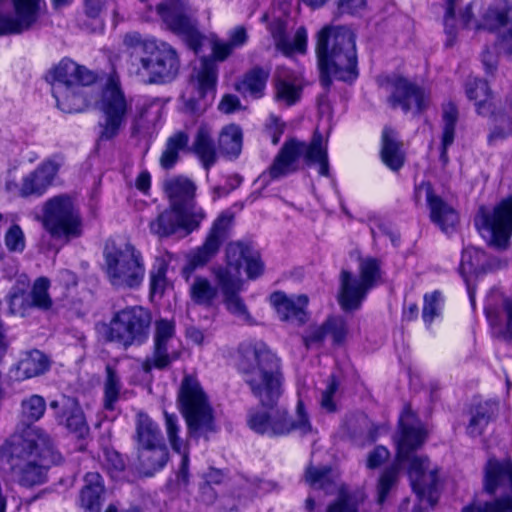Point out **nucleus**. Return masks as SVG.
Returning <instances> with one entry per match:
<instances>
[{
	"label": "nucleus",
	"instance_id": "1",
	"mask_svg": "<svg viewBox=\"0 0 512 512\" xmlns=\"http://www.w3.org/2000/svg\"><path fill=\"white\" fill-rule=\"evenodd\" d=\"M238 353V367L244 382L261 406L248 411V427L269 437H283L293 432L302 436L311 433L312 425L302 400H298L295 416L285 408L277 407L284 392L280 358L263 342L242 343Z\"/></svg>",
	"mask_w": 512,
	"mask_h": 512
},
{
	"label": "nucleus",
	"instance_id": "2",
	"mask_svg": "<svg viewBox=\"0 0 512 512\" xmlns=\"http://www.w3.org/2000/svg\"><path fill=\"white\" fill-rule=\"evenodd\" d=\"M400 435L396 440L397 460L408 464V474L413 491L421 503L433 507L438 499V470L431 467L427 457L415 455L425 442L427 431L418 421L410 407H406L399 419Z\"/></svg>",
	"mask_w": 512,
	"mask_h": 512
},
{
	"label": "nucleus",
	"instance_id": "3",
	"mask_svg": "<svg viewBox=\"0 0 512 512\" xmlns=\"http://www.w3.org/2000/svg\"><path fill=\"white\" fill-rule=\"evenodd\" d=\"M123 44L132 50L128 65L129 75L139 82L163 85L177 77L180 60L170 44L153 37H144L137 31L126 33Z\"/></svg>",
	"mask_w": 512,
	"mask_h": 512
},
{
	"label": "nucleus",
	"instance_id": "4",
	"mask_svg": "<svg viewBox=\"0 0 512 512\" xmlns=\"http://www.w3.org/2000/svg\"><path fill=\"white\" fill-rule=\"evenodd\" d=\"M8 454L13 475L26 487L44 483L50 466L61 461L53 440L40 429H28L21 435H14L8 443Z\"/></svg>",
	"mask_w": 512,
	"mask_h": 512
},
{
	"label": "nucleus",
	"instance_id": "5",
	"mask_svg": "<svg viewBox=\"0 0 512 512\" xmlns=\"http://www.w3.org/2000/svg\"><path fill=\"white\" fill-rule=\"evenodd\" d=\"M356 36L346 26H325L318 33L316 54L321 85L328 89L331 77L353 81L357 73Z\"/></svg>",
	"mask_w": 512,
	"mask_h": 512
},
{
	"label": "nucleus",
	"instance_id": "6",
	"mask_svg": "<svg viewBox=\"0 0 512 512\" xmlns=\"http://www.w3.org/2000/svg\"><path fill=\"white\" fill-rule=\"evenodd\" d=\"M45 79L61 111L77 113L89 105L86 88L95 82L96 76L86 67L63 58L47 71Z\"/></svg>",
	"mask_w": 512,
	"mask_h": 512
},
{
	"label": "nucleus",
	"instance_id": "7",
	"mask_svg": "<svg viewBox=\"0 0 512 512\" xmlns=\"http://www.w3.org/2000/svg\"><path fill=\"white\" fill-rule=\"evenodd\" d=\"M104 272L117 290H137L143 283L146 268L142 253L130 242L108 241L104 252Z\"/></svg>",
	"mask_w": 512,
	"mask_h": 512
},
{
	"label": "nucleus",
	"instance_id": "8",
	"mask_svg": "<svg viewBox=\"0 0 512 512\" xmlns=\"http://www.w3.org/2000/svg\"><path fill=\"white\" fill-rule=\"evenodd\" d=\"M178 405L187 425L190 438H208L217 430L214 410L199 381L186 375L180 385Z\"/></svg>",
	"mask_w": 512,
	"mask_h": 512
},
{
	"label": "nucleus",
	"instance_id": "9",
	"mask_svg": "<svg viewBox=\"0 0 512 512\" xmlns=\"http://www.w3.org/2000/svg\"><path fill=\"white\" fill-rule=\"evenodd\" d=\"M304 157L307 165L318 164L319 174L329 175L327 147L320 133L315 132L310 144L294 139L286 141L268 170L271 179H278L296 171V162Z\"/></svg>",
	"mask_w": 512,
	"mask_h": 512
},
{
	"label": "nucleus",
	"instance_id": "10",
	"mask_svg": "<svg viewBox=\"0 0 512 512\" xmlns=\"http://www.w3.org/2000/svg\"><path fill=\"white\" fill-rule=\"evenodd\" d=\"M152 316L141 306H130L119 310L112 317L106 339L124 348L142 345L150 334Z\"/></svg>",
	"mask_w": 512,
	"mask_h": 512
},
{
	"label": "nucleus",
	"instance_id": "11",
	"mask_svg": "<svg viewBox=\"0 0 512 512\" xmlns=\"http://www.w3.org/2000/svg\"><path fill=\"white\" fill-rule=\"evenodd\" d=\"M43 225L53 238L66 242L83 234L80 212L67 195L55 196L45 203Z\"/></svg>",
	"mask_w": 512,
	"mask_h": 512
},
{
	"label": "nucleus",
	"instance_id": "12",
	"mask_svg": "<svg viewBox=\"0 0 512 512\" xmlns=\"http://www.w3.org/2000/svg\"><path fill=\"white\" fill-rule=\"evenodd\" d=\"M474 224L489 245L505 249L512 235V196L503 199L494 208L480 206Z\"/></svg>",
	"mask_w": 512,
	"mask_h": 512
},
{
	"label": "nucleus",
	"instance_id": "13",
	"mask_svg": "<svg viewBox=\"0 0 512 512\" xmlns=\"http://www.w3.org/2000/svg\"><path fill=\"white\" fill-rule=\"evenodd\" d=\"M466 94L470 100L475 101L476 110L479 115L491 116L494 126L488 135L490 144L497 140L512 135V95L507 98L505 106L495 111L490 101L491 95L488 83L482 79H473L466 84Z\"/></svg>",
	"mask_w": 512,
	"mask_h": 512
},
{
	"label": "nucleus",
	"instance_id": "14",
	"mask_svg": "<svg viewBox=\"0 0 512 512\" xmlns=\"http://www.w3.org/2000/svg\"><path fill=\"white\" fill-rule=\"evenodd\" d=\"M234 224V214L228 210L221 212L213 221L203 244L192 250L188 256V263L182 269V275L189 281L196 268L204 267L220 251L223 243L231 236Z\"/></svg>",
	"mask_w": 512,
	"mask_h": 512
},
{
	"label": "nucleus",
	"instance_id": "15",
	"mask_svg": "<svg viewBox=\"0 0 512 512\" xmlns=\"http://www.w3.org/2000/svg\"><path fill=\"white\" fill-rule=\"evenodd\" d=\"M359 274L358 280L348 271L341 272L339 304L345 311L357 310L361 306L367 292L380 277V262L371 257L360 259Z\"/></svg>",
	"mask_w": 512,
	"mask_h": 512
},
{
	"label": "nucleus",
	"instance_id": "16",
	"mask_svg": "<svg viewBox=\"0 0 512 512\" xmlns=\"http://www.w3.org/2000/svg\"><path fill=\"white\" fill-rule=\"evenodd\" d=\"M45 7L44 0H0V36L29 31Z\"/></svg>",
	"mask_w": 512,
	"mask_h": 512
},
{
	"label": "nucleus",
	"instance_id": "17",
	"mask_svg": "<svg viewBox=\"0 0 512 512\" xmlns=\"http://www.w3.org/2000/svg\"><path fill=\"white\" fill-rule=\"evenodd\" d=\"M99 109L103 113V121L99 122L98 142L114 139L126 122L130 109L119 84L110 79L102 92Z\"/></svg>",
	"mask_w": 512,
	"mask_h": 512
},
{
	"label": "nucleus",
	"instance_id": "18",
	"mask_svg": "<svg viewBox=\"0 0 512 512\" xmlns=\"http://www.w3.org/2000/svg\"><path fill=\"white\" fill-rule=\"evenodd\" d=\"M157 13L167 28L181 36L195 51L201 45L202 36L197 29L190 7L184 0H169L157 5Z\"/></svg>",
	"mask_w": 512,
	"mask_h": 512
},
{
	"label": "nucleus",
	"instance_id": "19",
	"mask_svg": "<svg viewBox=\"0 0 512 512\" xmlns=\"http://www.w3.org/2000/svg\"><path fill=\"white\" fill-rule=\"evenodd\" d=\"M205 217L204 210L187 214L169 207L149 223V228L152 234L160 238L169 237L180 231L186 236L197 230Z\"/></svg>",
	"mask_w": 512,
	"mask_h": 512
},
{
	"label": "nucleus",
	"instance_id": "20",
	"mask_svg": "<svg viewBox=\"0 0 512 512\" xmlns=\"http://www.w3.org/2000/svg\"><path fill=\"white\" fill-rule=\"evenodd\" d=\"M246 264V273L248 278L255 279L263 273V263L260 255L250 245L241 241L230 242L226 247V267H220L217 270H226L231 275H237L241 278V268Z\"/></svg>",
	"mask_w": 512,
	"mask_h": 512
},
{
	"label": "nucleus",
	"instance_id": "21",
	"mask_svg": "<svg viewBox=\"0 0 512 512\" xmlns=\"http://www.w3.org/2000/svg\"><path fill=\"white\" fill-rule=\"evenodd\" d=\"M57 422L65 425L78 438H84L89 433V426L84 413L75 398L63 396L50 402Z\"/></svg>",
	"mask_w": 512,
	"mask_h": 512
},
{
	"label": "nucleus",
	"instance_id": "22",
	"mask_svg": "<svg viewBox=\"0 0 512 512\" xmlns=\"http://www.w3.org/2000/svg\"><path fill=\"white\" fill-rule=\"evenodd\" d=\"M163 187L170 207L176 211L192 214L197 210H203L196 205V185L190 179L183 176L172 177L164 182Z\"/></svg>",
	"mask_w": 512,
	"mask_h": 512
},
{
	"label": "nucleus",
	"instance_id": "23",
	"mask_svg": "<svg viewBox=\"0 0 512 512\" xmlns=\"http://www.w3.org/2000/svg\"><path fill=\"white\" fill-rule=\"evenodd\" d=\"M215 277L227 310L241 320L249 322L250 314L239 296L242 287L241 278H238L237 275H231L226 270H216Z\"/></svg>",
	"mask_w": 512,
	"mask_h": 512
},
{
	"label": "nucleus",
	"instance_id": "24",
	"mask_svg": "<svg viewBox=\"0 0 512 512\" xmlns=\"http://www.w3.org/2000/svg\"><path fill=\"white\" fill-rule=\"evenodd\" d=\"M389 102L392 107H400L405 113L413 108L421 112L426 107V96L419 86L399 77L393 82V92Z\"/></svg>",
	"mask_w": 512,
	"mask_h": 512
},
{
	"label": "nucleus",
	"instance_id": "25",
	"mask_svg": "<svg viewBox=\"0 0 512 512\" xmlns=\"http://www.w3.org/2000/svg\"><path fill=\"white\" fill-rule=\"evenodd\" d=\"M60 164L54 159L44 161L37 169L25 176L19 193L22 197L41 196L52 184Z\"/></svg>",
	"mask_w": 512,
	"mask_h": 512
},
{
	"label": "nucleus",
	"instance_id": "26",
	"mask_svg": "<svg viewBox=\"0 0 512 512\" xmlns=\"http://www.w3.org/2000/svg\"><path fill=\"white\" fill-rule=\"evenodd\" d=\"M279 318L283 321H290L297 325H303L308 320L305 308L308 304L306 295L287 297L282 292H275L270 297Z\"/></svg>",
	"mask_w": 512,
	"mask_h": 512
},
{
	"label": "nucleus",
	"instance_id": "27",
	"mask_svg": "<svg viewBox=\"0 0 512 512\" xmlns=\"http://www.w3.org/2000/svg\"><path fill=\"white\" fill-rule=\"evenodd\" d=\"M275 46L286 55L293 52L303 53L307 45V31L304 27H299L292 40L286 34V21L281 18H275L268 24Z\"/></svg>",
	"mask_w": 512,
	"mask_h": 512
},
{
	"label": "nucleus",
	"instance_id": "28",
	"mask_svg": "<svg viewBox=\"0 0 512 512\" xmlns=\"http://www.w3.org/2000/svg\"><path fill=\"white\" fill-rule=\"evenodd\" d=\"M499 411L498 403L487 400L472 404L467 410L466 433L470 437L481 436Z\"/></svg>",
	"mask_w": 512,
	"mask_h": 512
},
{
	"label": "nucleus",
	"instance_id": "29",
	"mask_svg": "<svg viewBox=\"0 0 512 512\" xmlns=\"http://www.w3.org/2000/svg\"><path fill=\"white\" fill-rule=\"evenodd\" d=\"M484 489L489 494L498 490L512 491V462L499 461L495 457L489 458L484 469Z\"/></svg>",
	"mask_w": 512,
	"mask_h": 512
},
{
	"label": "nucleus",
	"instance_id": "30",
	"mask_svg": "<svg viewBox=\"0 0 512 512\" xmlns=\"http://www.w3.org/2000/svg\"><path fill=\"white\" fill-rule=\"evenodd\" d=\"M512 26V0H497L481 16L477 29L497 32Z\"/></svg>",
	"mask_w": 512,
	"mask_h": 512
},
{
	"label": "nucleus",
	"instance_id": "31",
	"mask_svg": "<svg viewBox=\"0 0 512 512\" xmlns=\"http://www.w3.org/2000/svg\"><path fill=\"white\" fill-rule=\"evenodd\" d=\"M490 325L499 328V337L512 345V297H502L499 306L485 308Z\"/></svg>",
	"mask_w": 512,
	"mask_h": 512
},
{
	"label": "nucleus",
	"instance_id": "32",
	"mask_svg": "<svg viewBox=\"0 0 512 512\" xmlns=\"http://www.w3.org/2000/svg\"><path fill=\"white\" fill-rule=\"evenodd\" d=\"M180 356L179 345L153 343L152 351L145 357L141 367L145 373H150L153 369L167 370Z\"/></svg>",
	"mask_w": 512,
	"mask_h": 512
},
{
	"label": "nucleus",
	"instance_id": "33",
	"mask_svg": "<svg viewBox=\"0 0 512 512\" xmlns=\"http://www.w3.org/2000/svg\"><path fill=\"white\" fill-rule=\"evenodd\" d=\"M136 454L138 469L146 476H152L161 470L169 459L165 442L137 449Z\"/></svg>",
	"mask_w": 512,
	"mask_h": 512
},
{
	"label": "nucleus",
	"instance_id": "34",
	"mask_svg": "<svg viewBox=\"0 0 512 512\" xmlns=\"http://www.w3.org/2000/svg\"><path fill=\"white\" fill-rule=\"evenodd\" d=\"M427 203L430 209V218L441 230L447 232L453 228L459 220L457 212L442 198L435 195L430 186H427Z\"/></svg>",
	"mask_w": 512,
	"mask_h": 512
},
{
	"label": "nucleus",
	"instance_id": "35",
	"mask_svg": "<svg viewBox=\"0 0 512 512\" xmlns=\"http://www.w3.org/2000/svg\"><path fill=\"white\" fill-rule=\"evenodd\" d=\"M136 450L165 442L161 429L147 414L139 412L133 436Z\"/></svg>",
	"mask_w": 512,
	"mask_h": 512
},
{
	"label": "nucleus",
	"instance_id": "36",
	"mask_svg": "<svg viewBox=\"0 0 512 512\" xmlns=\"http://www.w3.org/2000/svg\"><path fill=\"white\" fill-rule=\"evenodd\" d=\"M191 150L198 157L205 170H209L216 163V147L208 126L201 125L198 127Z\"/></svg>",
	"mask_w": 512,
	"mask_h": 512
},
{
	"label": "nucleus",
	"instance_id": "37",
	"mask_svg": "<svg viewBox=\"0 0 512 512\" xmlns=\"http://www.w3.org/2000/svg\"><path fill=\"white\" fill-rule=\"evenodd\" d=\"M381 158L383 163L393 171L399 170L405 160L402 143L398 141L397 133L390 127L382 131Z\"/></svg>",
	"mask_w": 512,
	"mask_h": 512
},
{
	"label": "nucleus",
	"instance_id": "38",
	"mask_svg": "<svg viewBox=\"0 0 512 512\" xmlns=\"http://www.w3.org/2000/svg\"><path fill=\"white\" fill-rule=\"evenodd\" d=\"M85 486L81 490V505L86 512H100L101 495L104 491L101 475L89 472L84 478Z\"/></svg>",
	"mask_w": 512,
	"mask_h": 512
},
{
	"label": "nucleus",
	"instance_id": "39",
	"mask_svg": "<svg viewBox=\"0 0 512 512\" xmlns=\"http://www.w3.org/2000/svg\"><path fill=\"white\" fill-rule=\"evenodd\" d=\"M49 367L48 358L39 350L26 352L16 367V379L24 380L43 374Z\"/></svg>",
	"mask_w": 512,
	"mask_h": 512
},
{
	"label": "nucleus",
	"instance_id": "40",
	"mask_svg": "<svg viewBox=\"0 0 512 512\" xmlns=\"http://www.w3.org/2000/svg\"><path fill=\"white\" fill-rule=\"evenodd\" d=\"M269 70L262 67H254L248 71L243 80L237 84L236 89L244 96L253 99L261 98L269 77Z\"/></svg>",
	"mask_w": 512,
	"mask_h": 512
},
{
	"label": "nucleus",
	"instance_id": "41",
	"mask_svg": "<svg viewBox=\"0 0 512 512\" xmlns=\"http://www.w3.org/2000/svg\"><path fill=\"white\" fill-rule=\"evenodd\" d=\"M276 99L287 105L297 102L301 95V86L297 79L287 70H278L276 73Z\"/></svg>",
	"mask_w": 512,
	"mask_h": 512
},
{
	"label": "nucleus",
	"instance_id": "42",
	"mask_svg": "<svg viewBox=\"0 0 512 512\" xmlns=\"http://www.w3.org/2000/svg\"><path fill=\"white\" fill-rule=\"evenodd\" d=\"M242 130L235 124L224 127L218 138L221 153L232 159L237 158L242 150Z\"/></svg>",
	"mask_w": 512,
	"mask_h": 512
},
{
	"label": "nucleus",
	"instance_id": "43",
	"mask_svg": "<svg viewBox=\"0 0 512 512\" xmlns=\"http://www.w3.org/2000/svg\"><path fill=\"white\" fill-rule=\"evenodd\" d=\"M188 142L189 136L186 132L178 131L170 136L159 160L161 167L164 169L174 167L179 160V152L187 148Z\"/></svg>",
	"mask_w": 512,
	"mask_h": 512
},
{
	"label": "nucleus",
	"instance_id": "44",
	"mask_svg": "<svg viewBox=\"0 0 512 512\" xmlns=\"http://www.w3.org/2000/svg\"><path fill=\"white\" fill-rule=\"evenodd\" d=\"M443 133H442V149L440 159L443 164L448 162L447 149L454 142L455 126L458 121V110L453 103H447L443 107Z\"/></svg>",
	"mask_w": 512,
	"mask_h": 512
},
{
	"label": "nucleus",
	"instance_id": "45",
	"mask_svg": "<svg viewBox=\"0 0 512 512\" xmlns=\"http://www.w3.org/2000/svg\"><path fill=\"white\" fill-rule=\"evenodd\" d=\"M217 80V68L214 62L210 60H204L202 62L201 70L198 73L197 82L191 84L196 93L202 98H208L211 100L214 96L215 86Z\"/></svg>",
	"mask_w": 512,
	"mask_h": 512
},
{
	"label": "nucleus",
	"instance_id": "46",
	"mask_svg": "<svg viewBox=\"0 0 512 512\" xmlns=\"http://www.w3.org/2000/svg\"><path fill=\"white\" fill-rule=\"evenodd\" d=\"M189 292L195 304L205 307H211L218 297V288L204 277H195Z\"/></svg>",
	"mask_w": 512,
	"mask_h": 512
},
{
	"label": "nucleus",
	"instance_id": "47",
	"mask_svg": "<svg viewBox=\"0 0 512 512\" xmlns=\"http://www.w3.org/2000/svg\"><path fill=\"white\" fill-rule=\"evenodd\" d=\"M103 390V406L106 410L112 411L115 409V404L121 397L122 384L116 370L110 365L106 366V378Z\"/></svg>",
	"mask_w": 512,
	"mask_h": 512
},
{
	"label": "nucleus",
	"instance_id": "48",
	"mask_svg": "<svg viewBox=\"0 0 512 512\" xmlns=\"http://www.w3.org/2000/svg\"><path fill=\"white\" fill-rule=\"evenodd\" d=\"M49 287L50 281L46 277H39L34 281L28 294L32 308L41 311H48L52 308L53 300L48 292Z\"/></svg>",
	"mask_w": 512,
	"mask_h": 512
},
{
	"label": "nucleus",
	"instance_id": "49",
	"mask_svg": "<svg viewBox=\"0 0 512 512\" xmlns=\"http://www.w3.org/2000/svg\"><path fill=\"white\" fill-rule=\"evenodd\" d=\"M484 261L485 254L480 249L475 247L464 248L459 267L462 277L467 281L468 275L484 272Z\"/></svg>",
	"mask_w": 512,
	"mask_h": 512
},
{
	"label": "nucleus",
	"instance_id": "50",
	"mask_svg": "<svg viewBox=\"0 0 512 512\" xmlns=\"http://www.w3.org/2000/svg\"><path fill=\"white\" fill-rule=\"evenodd\" d=\"M46 410L45 399L37 394L22 400L21 415L24 422L30 424L38 421Z\"/></svg>",
	"mask_w": 512,
	"mask_h": 512
},
{
	"label": "nucleus",
	"instance_id": "51",
	"mask_svg": "<svg viewBox=\"0 0 512 512\" xmlns=\"http://www.w3.org/2000/svg\"><path fill=\"white\" fill-rule=\"evenodd\" d=\"M332 470L330 467H314L310 466L306 471V481L313 488L324 489L328 491L332 487Z\"/></svg>",
	"mask_w": 512,
	"mask_h": 512
},
{
	"label": "nucleus",
	"instance_id": "52",
	"mask_svg": "<svg viewBox=\"0 0 512 512\" xmlns=\"http://www.w3.org/2000/svg\"><path fill=\"white\" fill-rule=\"evenodd\" d=\"M461 512H512V496L505 495L484 505L472 503L465 506Z\"/></svg>",
	"mask_w": 512,
	"mask_h": 512
},
{
	"label": "nucleus",
	"instance_id": "53",
	"mask_svg": "<svg viewBox=\"0 0 512 512\" xmlns=\"http://www.w3.org/2000/svg\"><path fill=\"white\" fill-rule=\"evenodd\" d=\"M175 323L172 320L159 319L154 324L153 343L176 345Z\"/></svg>",
	"mask_w": 512,
	"mask_h": 512
},
{
	"label": "nucleus",
	"instance_id": "54",
	"mask_svg": "<svg viewBox=\"0 0 512 512\" xmlns=\"http://www.w3.org/2000/svg\"><path fill=\"white\" fill-rule=\"evenodd\" d=\"M368 5L369 0H336L333 14L335 18L343 15L362 16L368 10Z\"/></svg>",
	"mask_w": 512,
	"mask_h": 512
},
{
	"label": "nucleus",
	"instance_id": "55",
	"mask_svg": "<svg viewBox=\"0 0 512 512\" xmlns=\"http://www.w3.org/2000/svg\"><path fill=\"white\" fill-rule=\"evenodd\" d=\"M168 264L163 259H157L152 269L150 270V293L160 294L164 293L167 285L166 273Z\"/></svg>",
	"mask_w": 512,
	"mask_h": 512
},
{
	"label": "nucleus",
	"instance_id": "56",
	"mask_svg": "<svg viewBox=\"0 0 512 512\" xmlns=\"http://www.w3.org/2000/svg\"><path fill=\"white\" fill-rule=\"evenodd\" d=\"M182 99L185 111L191 114H201L211 102V98H202L198 95L192 85L183 93Z\"/></svg>",
	"mask_w": 512,
	"mask_h": 512
},
{
	"label": "nucleus",
	"instance_id": "57",
	"mask_svg": "<svg viewBox=\"0 0 512 512\" xmlns=\"http://www.w3.org/2000/svg\"><path fill=\"white\" fill-rule=\"evenodd\" d=\"M398 475V469L396 467L387 468L381 475L378 482V498L377 501L379 504H383L389 491L396 484Z\"/></svg>",
	"mask_w": 512,
	"mask_h": 512
},
{
	"label": "nucleus",
	"instance_id": "58",
	"mask_svg": "<svg viewBox=\"0 0 512 512\" xmlns=\"http://www.w3.org/2000/svg\"><path fill=\"white\" fill-rule=\"evenodd\" d=\"M326 512H359L357 499L341 491L339 496L327 506Z\"/></svg>",
	"mask_w": 512,
	"mask_h": 512
},
{
	"label": "nucleus",
	"instance_id": "59",
	"mask_svg": "<svg viewBox=\"0 0 512 512\" xmlns=\"http://www.w3.org/2000/svg\"><path fill=\"white\" fill-rule=\"evenodd\" d=\"M440 302L441 294L438 291H434L431 294L425 295L422 317L427 325H430L434 318L438 316Z\"/></svg>",
	"mask_w": 512,
	"mask_h": 512
},
{
	"label": "nucleus",
	"instance_id": "60",
	"mask_svg": "<svg viewBox=\"0 0 512 512\" xmlns=\"http://www.w3.org/2000/svg\"><path fill=\"white\" fill-rule=\"evenodd\" d=\"M103 466L108 470L112 477H117L125 469V461L122 456L113 449L103 451Z\"/></svg>",
	"mask_w": 512,
	"mask_h": 512
},
{
	"label": "nucleus",
	"instance_id": "61",
	"mask_svg": "<svg viewBox=\"0 0 512 512\" xmlns=\"http://www.w3.org/2000/svg\"><path fill=\"white\" fill-rule=\"evenodd\" d=\"M339 383L336 380L334 375H331L328 379L327 386L325 390L322 391L320 405L321 408L327 412H335L337 409V405L335 402V394L338 390Z\"/></svg>",
	"mask_w": 512,
	"mask_h": 512
},
{
	"label": "nucleus",
	"instance_id": "62",
	"mask_svg": "<svg viewBox=\"0 0 512 512\" xmlns=\"http://www.w3.org/2000/svg\"><path fill=\"white\" fill-rule=\"evenodd\" d=\"M165 423H166V432L169 439V442L174 451L177 453H181L183 443L178 438L177 434L179 432V426L177 423V416L174 414H169L165 412Z\"/></svg>",
	"mask_w": 512,
	"mask_h": 512
},
{
	"label": "nucleus",
	"instance_id": "63",
	"mask_svg": "<svg viewBox=\"0 0 512 512\" xmlns=\"http://www.w3.org/2000/svg\"><path fill=\"white\" fill-rule=\"evenodd\" d=\"M5 244L8 250L13 252H22L25 248V238L21 228L13 225L5 235Z\"/></svg>",
	"mask_w": 512,
	"mask_h": 512
},
{
	"label": "nucleus",
	"instance_id": "64",
	"mask_svg": "<svg viewBox=\"0 0 512 512\" xmlns=\"http://www.w3.org/2000/svg\"><path fill=\"white\" fill-rule=\"evenodd\" d=\"M328 334L332 335L335 343L340 344L344 341L347 334V324L341 317H329L326 320Z\"/></svg>",
	"mask_w": 512,
	"mask_h": 512
}]
</instances>
